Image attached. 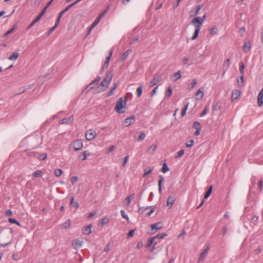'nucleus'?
Returning <instances> with one entry per match:
<instances>
[{
	"instance_id": "nucleus-1",
	"label": "nucleus",
	"mask_w": 263,
	"mask_h": 263,
	"mask_svg": "<svg viewBox=\"0 0 263 263\" xmlns=\"http://www.w3.org/2000/svg\"><path fill=\"white\" fill-rule=\"evenodd\" d=\"M191 24H192L195 28L194 34L192 37V40H194L198 37L200 30L201 28L202 21H200L199 18H194L191 21Z\"/></svg>"
},
{
	"instance_id": "nucleus-2",
	"label": "nucleus",
	"mask_w": 263,
	"mask_h": 263,
	"mask_svg": "<svg viewBox=\"0 0 263 263\" xmlns=\"http://www.w3.org/2000/svg\"><path fill=\"white\" fill-rule=\"evenodd\" d=\"M112 73L111 71L106 72V76L103 80L101 82L100 86L101 87L99 92L105 91L108 87L112 78Z\"/></svg>"
},
{
	"instance_id": "nucleus-3",
	"label": "nucleus",
	"mask_w": 263,
	"mask_h": 263,
	"mask_svg": "<svg viewBox=\"0 0 263 263\" xmlns=\"http://www.w3.org/2000/svg\"><path fill=\"white\" fill-rule=\"evenodd\" d=\"M127 103V99L125 98L124 101L123 102L122 98H120L118 99L116 106L115 107V110L119 114L123 113L124 112V108L125 107Z\"/></svg>"
},
{
	"instance_id": "nucleus-4",
	"label": "nucleus",
	"mask_w": 263,
	"mask_h": 263,
	"mask_svg": "<svg viewBox=\"0 0 263 263\" xmlns=\"http://www.w3.org/2000/svg\"><path fill=\"white\" fill-rule=\"evenodd\" d=\"M83 145V142L81 139L75 140L72 143V146L76 151L81 149Z\"/></svg>"
},
{
	"instance_id": "nucleus-5",
	"label": "nucleus",
	"mask_w": 263,
	"mask_h": 263,
	"mask_svg": "<svg viewBox=\"0 0 263 263\" xmlns=\"http://www.w3.org/2000/svg\"><path fill=\"white\" fill-rule=\"evenodd\" d=\"M96 132L92 129L87 130L85 133L86 139L88 141L92 140L96 137Z\"/></svg>"
},
{
	"instance_id": "nucleus-6",
	"label": "nucleus",
	"mask_w": 263,
	"mask_h": 263,
	"mask_svg": "<svg viewBox=\"0 0 263 263\" xmlns=\"http://www.w3.org/2000/svg\"><path fill=\"white\" fill-rule=\"evenodd\" d=\"M38 138L39 137L37 136H34L33 137H27V138L25 139L24 140V141H29L30 142H31L32 143V145H31V146L32 148H35L39 144V143L37 141Z\"/></svg>"
},
{
	"instance_id": "nucleus-7",
	"label": "nucleus",
	"mask_w": 263,
	"mask_h": 263,
	"mask_svg": "<svg viewBox=\"0 0 263 263\" xmlns=\"http://www.w3.org/2000/svg\"><path fill=\"white\" fill-rule=\"evenodd\" d=\"M156 239L155 238V237L149 238L148 240L146 247L149 248L153 246L152 251H153L155 249V246L158 242L157 241H156Z\"/></svg>"
},
{
	"instance_id": "nucleus-8",
	"label": "nucleus",
	"mask_w": 263,
	"mask_h": 263,
	"mask_svg": "<svg viewBox=\"0 0 263 263\" xmlns=\"http://www.w3.org/2000/svg\"><path fill=\"white\" fill-rule=\"evenodd\" d=\"M30 156L37 157L38 159L43 160H45L47 157V155L45 153L39 154L38 153L35 152L30 153Z\"/></svg>"
},
{
	"instance_id": "nucleus-9",
	"label": "nucleus",
	"mask_w": 263,
	"mask_h": 263,
	"mask_svg": "<svg viewBox=\"0 0 263 263\" xmlns=\"http://www.w3.org/2000/svg\"><path fill=\"white\" fill-rule=\"evenodd\" d=\"M83 241L79 239H76L72 242V245L75 249H78L82 245Z\"/></svg>"
},
{
	"instance_id": "nucleus-10",
	"label": "nucleus",
	"mask_w": 263,
	"mask_h": 263,
	"mask_svg": "<svg viewBox=\"0 0 263 263\" xmlns=\"http://www.w3.org/2000/svg\"><path fill=\"white\" fill-rule=\"evenodd\" d=\"M135 121V117L134 116L127 118L124 120V123L126 126H128L130 124H133Z\"/></svg>"
},
{
	"instance_id": "nucleus-11",
	"label": "nucleus",
	"mask_w": 263,
	"mask_h": 263,
	"mask_svg": "<svg viewBox=\"0 0 263 263\" xmlns=\"http://www.w3.org/2000/svg\"><path fill=\"white\" fill-rule=\"evenodd\" d=\"M73 118L72 116L69 117L68 118H64L63 119H61L59 121V123L61 124H70L72 123L73 121Z\"/></svg>"
},
{
	"instance_id": "nucleus-12",
	"label": "nucleus",
	"mask_w": 263,
	"mask_h": 263,
	"mask_svg": "<svg viewBox=\"0 0 263 263\" xmlns=\"http://www.w3.org/2000/svg\"><path fill=\"white\" fill-rule=\"evenodd\" d=\"M209 250V247H206V248H205L203 250V251L202 252V253L200 255V256H199L198 260V262H200L204 259V257L208 254Z\"/></svg>"
},
{
	"instance_id": "nucleus-13",
	"label": "nucleus",
	"mask_w": 263,
	"mask_h": 263,
	"mask_svg": "<svg viewBox=\"0 0 263 263\" xmlns=\"http://www.w3.org/2000/svg\"><path fill=\"white\" fill-rule=\"evenodd\" d=\"M97 83L93 80L89 85H88L83 90V92L86 91V92L88 91L91 90L96 85Z\"/></svg>"
},
{
	"instance_id": "nucleus-14",
	"label": "nucleus",
	"mask_w": 263,
	"mask_h": 263,
	"mask_svg": "<svg viewBox=\"0 0 263 263\" xmlns=\"http://www.w3.org/2000/svg\"><path fill=\"white\" fill-rule=\"evenodd\" d=\"M181 77V73L180 71H178L175 73L174 74L171 76V79L173 81H176L179 79Z\"/></svg>"
},
{
	"instance_id": "nucleus-15",
	"label": "nucleus",
	"mask_w": 263,
	"mask_h": 263,
	"mask_svg": "<svg viewBox=\"0 0 263 263\" xmlns=\"http://www.w3.org/2000/svg\"><path fill=\"white\" fill-rule=\"evenodd\" d=\"M160 79H161V77L160 76H155L154 78L152 79V80L150 82L151 86H154V85H155L157 83H158L160 80Z\"/></svg>"
},
{
	"instance_id": "nucleus-16",
	"label": "nucleus",
	"mask_w": 263,
	"mask_h": 263,
	"mask_svg": "<svg viewBox=\"0 0 263 263\" xmlns=\"http://www.w3.org/2000/svg\"><path fill=\"white\" fill-rule=\"evenodd\" d=\"M118 86V85L117 83H114V86L110 88V91L106 95V97H108L110 96H112L114 93L115 91L117 89Z\"/></svg>"
},
{
	"instance_id": "nucleus-17",
	"label": "nucleus",
	"mask_w": 263,
	"mask_h": 263,
	"mask_svg": "<svg viewBox=\"0 0 263 263\" xmlns=\"http://www.w3.org/2000/svg\"><path fill=\"white\" fill-rule=\"evenodd\" d=\"M175 201V199L172 196H168L167 200V205L171 207Z\"/></svg>"
},
{
	"instance_id": "nucleus-18",
	"label": "nucleus",
	"mask_w": 263,
	"mask_h": 263,
	"mask_svg": "<svg viewBox=\"0 0 263 263\" xmlns=\"http://www.w3.org/2000/svg\"><path fill=\"white\" fill-rule=\"evenodd\" d=\"M90 155L89 153H88L87 151H84L83 153H81L79 156V158L83 160H86L87 158V157Z\"/></svg>"
},
{
	"instance_id": "nucleus-19",
	"label": "nucleus",
	"mask_w": 263,
	"mask_h": 263,
	"mask_svg": "<svg viewBox=\"0 0 263 263\" xmlns=\"http://www.w3.org/2000/svg\"><path fill=\"white\" fill-rule=\"evenodd\" d=\"M163 181H164L163 177L162 175L159 176V179L158 181V190H159V193H161V191H162L161 185H162V183L163 182Z\"/></svg>"
},
{
	"instance_id": "nucleus-20",
	"label": "nucleus",
	"mask_w": 263,
	"mask_h": 263,
	"mask_svg": "<svg viewBox=\"0 0 263 263\" xmlns=\"http://www.w3.org/2000/svg\"><path fill=\"white\" fill-rule=\"evenodd\" d=\"M240 95V91L239 90H235L233 91L232 94V99H237Z\"/></svg>"
},
{
	"instance_id": "nucleus-21",
	"label": "nucleus",
	"mask_w": 263,
	"mask_h": 263,
	"mask_svg": "<svg viewBox=\"0 0 263 263\" xmlns=\"http://www.w3.org/2000/svg\"><path fill=\"white\" fill-rule=\"evenodd\" d=\"M19 54L17 52H13L8 58L10 61L16 60L18 57Z\"/></svg>"
},
{
	"instance_id": "nucleus-22",
	"label": "nucleus",
	"mask_w": 263,
	"mask_h": 263,
	"mask_svg": "<svg viewBox=\"0 0 263 263\" xmlns=\"http://www.w3.org/2000/svg\"><path fill=\"white\" fill-rule=\"evenodd\" d=\"M151 227L152 230H158L162 228V226L161 224V223H160V222L153 224L151 225Z\"/></svg>"
},
{
	"instance_id": "nucleus-23",
	"label": "nucleus",
	"mask_w": 263,
	"mask_h": 263,
	"mask_svg": "<svg viewBox=\"0 0 263 263\" xmlns=\"http://www.w3.org/2000/svg\"><path fill=\"white\" fill-rule=\"evenodd\" d=\"M40 18L38 16H37L30 24L27 27L26 29L29 30L34 25L35 23L38 22L40 20Z\"/></svg>"
},
{
	"instance_id": "nucleus-24",
	"label": "nucleus",
	"mask_w": 263,
	"mask_h": 263,
	"mask_svg": "<svg viewBox=\"0 0 263 263\" xmlns=\"http://www.w3.org/2000/svg\"><path fill=\"white\" fill-rule=\"evenodd\" d=\"M101 18L99 16L96 20L92 23L90 27V30L94 28L100 21Z\"/></svg>"
},
{
	"instance_id": "nucleus-25",
	"label": "nucleus",
	"mask_w": 263,
	"mask_h": 263,
	"mask_svg": "<svg viewBox=\"0 0 263 263\" xmlns=\"http://www.w3.org/2000/svg\"><path fill=\"white\" fill-rule=\"evenodd\" d=\"M70 204L76 208V209H78L79 206V204L78 202L74 201V197L72 196L71 197Z\"/></svg>"
},
{
	"instance_id": "nucleus-26",
	"label": "nucleus",
	"mask_w": 263,
	"mask_h": 263,
	"mask_svg": "<svg viewBox=\"0 0 263 263\" xmlns=\"http://www.w3.org/2000/svg\"><path fill=\"white\" fill-rule=\"evenodd\" d=\"M73 6V5H69L68 6H67L64 9H63L62 11H61L59 14H60V17H62L63 14L67 12L70 8H71Z\"/></svg>"
},
{
	"instance_id": "nucleus-27",
	"label": "nucleus",
	"mask_w": 263,
	"mask_h": 263,
	"mask_svg": "<svg viewBox=\"0 0 263 263\" xmlns=\"http://www.w3.org/2000/svg\"><path fill=\"white\" fill-rule=\"evenodd\" d=\"M91 224L86 227L83 230V233L85 235L89 234L91 233Z\"/></svg>"
},
{
	"instance_id": "nucleus-28",
	"label": "nucleus",
	"mask_w": 263,
	"mask_h": 263,
	"mask_svg": "<svg viewBox=\"0 0 263 263\" xmlns=\"http://www.w3.org/2000/svg\"><path fill=\"white\" fill-rule=\"evenodd\" d=\"M243 48L245 52H248V51L249 50L250 48V43L248 42H245L243 45Z\"/></svg>"
},
{
	"instance_id": "nucleus-29",
	"label": "nucleus",
	"mask_w": 263,
	"mask_h": 263,
	"mask_svg": "<svg viewBox=\"0 0 263 263\" xmlns=\"http://www.w3.org/2000/svg\"><path fill=\"white\" fill-rule=\"evenodd\" d=\"M173 92L172 88L171 86L167 88V90L165 92V96L166 97H170L172 96Z\"/></svg>"
},
{
	"instance_id": "nucleus-30",
	"label": "nucleus",
	"mask_w": 263,
	"mask_h": 263,
	"mask_svg": "<svg viewBox=\"0 0 263 263\" xmlns=\"http://www.w3.org/2000/svg\"><path fill=\"white\" fill-rule=\"evenodd\" d=\"M134 196H135V195L134 194H130V195H129L126 199H125V200L127 202V205H129L130 202H131V201L132 199H134Z\"/></svg>"
},
{
	"instance_id": "nucleus-31",
	"label": "nucleus",
	"mask_w": 263,
	"mask_h": 263,
	"mask_svg": "<svg viewBox=\"0 0 263 263\" xmlns=\"http://www.w3.org/2000/svg\"><path fill=\"white\" fill-rule=\"evenodd\" d=\"M212 189H213L212 186H211L209 187V190L206 191V192L204 196L203 199H206L210 196V195L211 194L212 192Z\"/></svg>"
},
{
	"instance_id": "nucleus-32",
	"label": "nucleus",
	"mask_w": 263,
	"mask_h": 263,
	"mask_svg": "<svg viewBox=\"0 0 263 263\" xmlns=\"http://www.w3.org/2000/svg\"><path fill=\"white\" fill-rule=\"evenodd\" d=\"M130 52H131V50H127L124 53H123L122 54V57H121L122 60H123V61L125 60L127 58V57L129 55V53Z\"/></svg>"
},
{
	"instance_id": "nucleus-33",
	"label": "nucleus",
	"mask_w": 263,
	"mask_h": 263,
	"mask_svg": "<svg viewBox=\"0 0 263 263\" xmlns=\"http://www.w3.org/2000/svg\"><path fill=\"white\" fill-rule=\"evenodd\" d=\"M161 171L163 173H165L169 171V168L168 167L166 163H164L163 164V166Z\"/></svg>"
},
{
	"instance_id": "nucleus-34",
	"label": "nucleus",
	"mask_w": 263,
	"mask_h": 263,
	"mask_svg": "<svg viewBox=\"0 0 263 263\" xmlns=\"http://www.w3.org/2000/svg\"><path fill=\"white\" fill-rule=\"evenodd\" d=\"M16 28V25H14V26H13V27L11 29H9V30H8L7 31H6L4 36H7L9 34H11L14 30V29Z\"/></svg>"
},
{
	"instance_id": "nucleus-35",
	"label": "nucleus",
	"mask_w": 263,
	"mask_h": 263,
	"mask_svg": "<svg viewBox=\"0 0 263 263\" xmlns=\"http://www.w3.org/2000/svg\"><path fill=\"white\" fill-rule=\"evenodd\" d=\"M63 173V171L61 169L57 168L54 170V174L57 177H60Z\"/></svg>"
},
{
	"instance_id": "nucleus-36",
	"label": "nucleus",
	"mask_w": 263,
	"mask_h": 263,
	"mask_svg": "<svg viewBox=\"0 0 263 263\" xmlns=\"http://www.w3.org/2000/svg\"><path fill=\"white\" fill-rule=\"evenodd\" d=\"M166 236V234L165 233L158 234L156 236H155V238L159 240L160 239H163Z\"/></svg>"
},
{
	"instance_id": "nucleus-37",
	"label": "nucleus",
	"mask_w": 263,
	"mask_h": 263,
	"mask_svg": "<svg viewBox=\"0 0 263 263\" xmlns=\"http://www.w3.org/2000/svg\"><path fill=\"white\" fill-rule=\"evenodd\" d=\"M139 136H138V141H141L143 139H145V137H146V135L143 132H141L139 133Z\"/></svg>"
},
{
	"instance_id": "nucleus-38",
	"label": "nucleus",
	"mask_w": 263,
	"mask_h": 263,
	"mask_svg": "<svg viewBox=\"0 0 263 263\" xmlns=\"http://www.w3.org/2000/svg\"><path fill=\"white\" fill-rule=\"evenodd\" d=\"M189 104V103H187L185 104L183 109L182 110V111H181V116H184L185 115L186 111L188 109Z\"/></svg>"
},
{
	"instance_id": "nucleus-39",
	"label": "nucleus",
	"mask_w": 263,
	"mask_h": 263,
	"mask_svg": "<svg viewBox=\"0 0 263 263\" xmlns=\"http://www.w3.org/2000/svg\"><path fill=\"white\" fill-rule=\"evenodd\" d=\"M230 61L229 59H227L223 64L224 68H226V70H227L230 66Z\"/></svg>"
},
{
	"instance_id": "nucleus-40",
	"label": "nucleus",
	"mask_w": 263,
	"mask_h": 263,
	"mask_svg": "<svg viewBox=\"0 0 263 263\" xmlns=\"http://www.w3.org/2000/svg\"><path fill=\"white\" fill-rule=\"evenodd\" d=\"M142 93V87L139 86L137 88L136 90V95L138 97H140Z\"/></svg>"
},
{
	"instance_id": "nucleus-41",
	"label": "nucleus",
	"mask_w": 263,
	"mask_h": 263,
	"mask_svg": "<svg viewBox=\"0 0 263 263\" xmlns=\"http://www.w3.org/2000/svg\"><path fill=\"white\" fill-rule=\"evenodd\" d=\"M8 221L10 223L16 224L18 226L21 225L20 223L18 222L15 219L10 218H9Z\"/></svg>"
},
{
	"instance_id": "nucleus-42",
	"label": "nucleus",
	"mask_w": 263,
	"mask_h": 263,
	"mask_svg": "<svg viewBox=\"0 0 263 263\" xmlns=\"http://www.w3.org/2000/svg\"><path fill=\"white\" fill-rule=\"evenodd\" d=\"M197 80L194 79L192 81V82L190 84V85L189 86V88L190 89H192L194 88L195 86L197 84Z\"/></svg>"
},
{
	"instance_id": "nucleus-43",
	"label": "nucleus",
	"mask_w": 263,
	"mask_h": 263,
	"mask_svg": "<svg viewBox=\"0 0 263 263\" xmlns=\"http://www.w3.org/2000/svg\"><path fill=\"white\" fill-rule=\"evenodd\" d=\"M70 219H68L67 221H66L65 222H64L62 224V226L64 228H67L70 226Z\"/></svg>"
},
{
	"instance_id": "nucleus-44",
	"label": "nucleus",
	"mask_w": 263,
	"mask_h": 263,
	"mask_svg": "<svg viewBox=\"0 0 263 263\" xmlns=\"http://www.w3.org/2000/svg\"><path fill=\"white\" fill-rule=\"evenodd\" d=\"M237 83L239 86H243L244 83V79L243 74L240 77V80H237Z\"/></svg>"
},
{
	"instance_id": "nucleus-45",
	"label": "nucleus",
	"mask_w": 263,
	"mask_h": 263,
	"mask_svg": "<svg viewBox=\"0 0 263 263\" xmlns=\"http://www.w3.org/2000/svg\"><path fill=\"white\" fill-rule=\"evenodd\" d=\"M109 63V58H106V60L104 62V65L102 66V70H103L105 68H107L108 66Z\"/></svg>"
},
{
	"instance_id": "nucleus-46",
	"label": "nucleus",
	"mask_w": 263,
	"mask_h": 263,
	"mask_svg": "<svg viewBox=\"0 0 263 263\" xmlns=\"http://www.w3.org/2000/svg\"><path fill=\"white\" fill-rule=\"evenodd\" d=\"M194 143V140L192 139V140H190L189 141H188L187 142H186V146L187 147L191 148L193 146Z\"/></svg>"
},
{
	"instance_id": "nucleus-47",
	"label": "nucleus",
	"mask_w": 263,
	"mask_h": 263,
	"mask_svg": "<svg viewBox=\"0 0 263 263\" xmlns=\"http://www.w3.org/2000/svg\"><path fill=\"white\" fill-rule=\"evenodd\" d=\"M109 8V6L108 5L106 9L103 11L100 14V15H99L101 18H102V17L106 13V12L108 11V9Z\"/></svg>"
},
{
	"instance_id": "nucleus-48",
	"label": "nucleus",
	"mask_w": 263,
	"mask_h": 263,
	"mask_svg": "<svg viewBox=\"0 0 263 263\" xmlns=\"http://www.w3.org/2000/svg\"><path fill=\"white\" fill-rule=\"evenodd\" d=\"M42 172L41 171H37L33 173V175L36 178L40 177L41 176Z\"/></svg>"
},
{
	"instance_id": "nucleus-49",
	"label": "nucleus",
	"mask_w": 263,
	"mask_h": 263,
	"mask_svg": "<svg viewBox=\"0 0 263 263\" xmlns=\"http://www.w3.org/2000/svg\"><path fill=\"white\" fill-rule=\"evenodd\" d=\"M239 65H240V69H239L240 72L242 74H243L244 73V69H245V66H244L243 62H240L239 63Z\"/></svg>"
},
{
	"instance_id": "nucleus-50",
	"label": "nucleus",
	"mask_w": 263,
	"mask_h": 263,
	"mask_svg": "<svg viewBox=\"0 0 263 263\" xmlns=\"http://www.w3.org/2000/svg\"><path fill=\"white\" fill-rule=\"evenodd\" d=\"M193 127L196 128V129H201L200 124L199 122L197 121L194 122L193 123Z\"/></svg>"
},
{
	"instance_id": "nucleus-51",
	"label": "nucleus",
	"mask_w": 263,
	"mask_h": 263,
	"mask_svg": "<svg viewBox=\"0 0 263 263\" xmlns=\"http://www.w3.org/2000/svg\"><path fill=\"white\" fill-rule=\"evenodd\" d=\"M56 28H57L56 26H54V25L53 27H52L51 28H50L48 30V31L46 32V35H49Z\"/></svg>"
},
{
	"instance_id": "nucleus-52",
	"label": "nucleus",
	"mask_w": 263,
	"mask_h": 263,
	"mask_svg": "<svg viewBox=\"0 0 263 263\" xmlns=\"http://www.w3.org/2000/svg\"><path fill=\"white\" fill-rule=\"evenodd\" d=\"M157 148V145L153 144L152 145L148 148V153H151V152H154Z\"/></svg>"
},
{
	"instance_id": "nucleus-53",
	"label": "nucleus",
	"mask_w": 263,
	"mask_h": 263,
	"mask_svg": "<svg viewBox=\"0 0 263 263\" xmlns=\"http://www.w3.org/2000/svg\"><path fill=\"white\" fill-rule=\"evenodd\" d=\"M121 214L123 218L127 220H128L129 219V218H128L127 215L126 214V213L124 210H122L121 211Z\"/></svg>"
},
{
	"instance_id": "nucleus-54",
	"label": "nucleus",
	"mask_w": 263,
	"mask_h": 263,
	"mask_svg": "<svg viewBox=\"0 0 263 263\" xmlns=\"http://www.w3.org/2000/svg\"><path fill=\"white\" fill-rule=\"evenodd\" d=\"M184 153V151L183 149L180 150L178 153L177 155L176 156V158L181 157H182Z\"/></svg>"
},
{
	"instance_id": "nucleus-55",
	"label": "nucleus",
	"mask_w": 263,
	"mask_h": 263,
	"mask_svg": "<svg viewBox=\"0 0 263 263\" xmlns=\"http://www.w3.org/2000/svg\"><path fill=\"white\" fill-rule=\"evenodd\" d=\"M152 172V169L151 167L147 168L146 170H145L144 173L143 174V177H145L147 175L150 174Z\"/></svg>"
},
{
	"instance_id": "nucleus-56",
	"label": "nucleus",
	"mask_w": 263,
	"mask_h": 263,
	"mask_svg": "<svg viewBox=\"0 0 263 263\" xmlns=\"http://www.w3.org/2000/svg\"><path fill=\"white\" fill-rule=\"evenodd\" d=\"M48 7L47 6L42 10V12L40 13V14L38 15V17H39L40 18H42L43 15L44 14L45 12H46V9Z\"/></svg>"
},
{
	"instance_id": "nucleus-57",
	"label": "nucleus",
	"mask_w": 263,
	"mask_h": 263,
	"mask_svg": "<svg viewBox=\"0 0 263 263\" xmlns=\"http://www.w3.org/2000/svg\"><path fill=\"white\" fill-rule=\"evenodd\" d=\"M202 5H199L196 7L195 15H197L198 14L199 11L200 10V9L202 8Z\"/></svg>"
},
{
	"instance_id": "nucleus-58",
	"label": "nucleus",
	"mask_w": 263,
	"mask_h": 263,
	"mask_svg": "<svg viewBox=\"0 0 263 263\" xmlns=\"http://www.w3.org/2000/svg\"><path fill=\"white\" fill-rule=\"evenodd\" d=\"M200 95V98H202L203 96V92L201 91V89L198 90L196 93V96H198Z\"/></svg>"
},
{
	"instance_id": "nucleus-59",
	"label": "nucleus",
	"mask_w": 263,
	"mask_h": 263,
	"mask_svg": "<svg viewBox=\"0 0 263 263\" xmlns=\"http://www.w3.org/2000/svg\"><path fill=\"white\" fill-rule=\"evenodd\" d=\"M128 158H129L128 155H127L125 157H124L123 161V163H122L123 166H124L126 165V163L128 161Z\"/></svg>"
},
{
	"instance_id": "nucleus-60",
	"label": "nucleus",
	"mask_w": 263,
	"mask_h": 263,
	"mask_svg": "<svg viewBox=\"0 0 263 263\" xmlns=\"http://www.w3.org/2000/svg\"><path fill=\"white\" fill-rule=\"evenodd\" d=\"M108 219L107 218H106V217L103 218L101 221L102 226H103L106 223H107L108 222Z\"/></svg>"
},
{
	"instance_id": "nucleus-61",
	"label": "nucleus",
	"mask_w": 263,
	"mask_h": 263,
	"mask_svg": "<svg viewBox=\"0 0 263 263\" xmlns=\"http://www.w3.org/2000/svg\"><path fill=\"white\" fill-rule=\"evenodd\" d=\"M78 180L77 176H73L71 179V182L72 184H74Z\"/></svg>"
},
{
	"instance_id": "nucleus-62",
	"label": "nucleus",
	"mask_w": 263,
	"mask_h": 263,
	"mask_svg": "<svg viewBox=\"0 0 263 263\" xmlns=\"http://www.w3.org/2000/svg\"><path fill=\"white\" fill-rule=\"evenodd\" d=\"M135 230H136V229H134V230H130L128 232V233L127 234L128 237H133V235H134V233L135 232Z\"/></svg>"
},
{
	"instance_id": "nucleus-63",
	"label": "nucleus",
	"mask_w": 263,
	"mask_h": 263,
	"mask_svg": "<svg viewBox=\"0 0 263 263\" xmlns=\"http://www.w3.org/2000/svg\"><path fill=\"white\" fill-rule=\"evenodd\" d=\"M216 31H217L216 27H213L210 30V33L212 34H215L216 33Z\"/></svg>"
},
{
	"instance_id": "nucleus-64",
	"label": "nucleus",
	"mask_w": 263,
	"mask_h": 263,
	"mask_svg": "<svg viewBox=\"0 0 263 263\" xmlns=\"http://www.w3.org/2000/svg\"><path fill=\"white\" fill-rule=\"evenodd\" d=\"M13 212L10 209H8L6 211V215L7 216H10L12 215Z\"/></svg>"
}]
</instances>
